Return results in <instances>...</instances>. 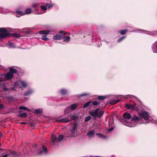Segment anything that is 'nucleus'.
I'll list each match as a JSON object with an SVG mask.
<instances>
[{
	"mask_svg": "<svg viewBox=\"0 0 157 157\" xmlns=\"http://www.w3.org/2000/svg\"><path fill=\"white\" fill-rule=\"evenodd\" d=\"M123 124L129 127H134L137 123L142 122L141 120L138 117L134 116L131 117V114L127 113H125L123 114Z\"/></svg>",
	"mask_w": 157,
	"mask_h": 157,
	"instance_id": "1",
	"label": "nucleus"
},
{
	"mask_svg": "<svg viewBox=\"0 0 157 157\" xmlns=\"http://www.w3.org/2000/svg\"><path fill=\"white\" fill-rule=\"evenodd\" d=\"M32 7L35 8L36 12L38 14L44 13L46 12L47 9V5L43 3H34L32 5Z\"/></svg>",
	"mask_w": 157,
	"mask_h": 157,
	"instance_id": "2",
	"label": "nucleus"
},
{
	"mask_svg": "<svg viewBox=\"0 0 157 157\" xmlns=\"http://www.w3.org/2000/svg\"><path fill=\"white\" fill-rule=\"evenodd\" d=\"M139 117H138L141 120V122L140 123H137V124H140L143 123L144 122L143 120V119L145 120H148L149 119V116L148 113L146 111H142L139 113Z\"/></svg>",
	"mask_w": 157,
	"mask_h": 157,
	"instance_id": "3",
	"label": "nucleus"
},
{
	"mask_svg": "<svg viewBox=\"0 0 157 157\" xmlns=\"http://www.w3.org/2000/svg\"><path fill=\"white\" fill-rule=\"evenodd\" d=\"M10 72H8L7 74L3 75L6 80L11 79L12 78L13 76V73H16L17 71L14 69L12 68H9Z\"/></svg>",
	"mask_w": 157,
	"mask_h": 157,
	"instance_id": "4",
	"label": "nucleus"
},
{
	"mask_svg": "<svg viewBox=\"0 0 157 157\" xmlns=\"http://www.w3.org/2000/svg\"><path fill=\"white\" fill-rule=\"evenodd\" d=\"M64 136L63 135H60L59 136L58 138L54 134H52V143L53 145L56 144L58 141H60L63 138Z\"/></svg>",
	"mask_w": 157,
	"mask_h": 157,
	"instance_id": "5",
	"label": "nucleus"
},
{
	"mask_svg": "<svg viewBox=\"0 0 157 157\" xmlns=\"http://www.w3.org/2000/svg\"><path fill=\"white\" fill-rule=\"evenodd\" d=\"M27 82L25 80H20L18 82H15L14 85H18L20 88L21 89H24L25 88L28 86Z\"/></svg>",
	"mask_w": 157,
	"mask_h": 157,
	"instance_id": "6",
	"label": "nucleus"
},
{
	"mask_svg": "<svg viewBox=\"0 0 157 157\" xmlns=\"http://www.w3.org/2000/svg\"><path fill=\"white\" fill-rule=\"evenodd\" d=\"M9 35V33L4 28H0V38H3Z\"/></svg>",
	"mask_w": 157,
	"mask_h": 157,
	"instance_id": "7",
	"label": "nucleus"
},
{
	"mask_svg": "<svg viewBox=\"0 0 157 157\" xmlns=\"http://www.w3.org/2000/svg\"><path fill=\"white\" fill-rule=\"evenodd\" d=\"M50 32V31L47 30H43L40 31L39 33L40 34L43 35L41 38L42 40L45 41L48 40L49 39L47 38L46 35L49 34Z\"/></svg>",
	"mask_w": 157,
	"mask_h": 157,
	"instance_id": "8",
	"label": "nucleus"
},
{
	"mask_svg": "<svg viewBox=\"0 0 157 157\" xmlns=\"http://www.w3.org/2000/svg\"><path fill=\"white\" fill-rule=\"evenodd\" d=\"M59 33L60 34H63L62 35H57L53 36V39L55 40H60L63 38V36L65 35L64 32L63 31H59Z\"/></svg>",
	"mask_w": 157,
	"mask_h": 157,
	"instance_id": "9",
	"label": "nucleus"
},
{
	"mask_svg": "<svg viewBox=\"0 0 157 157\" xmlns=\"http://www.w3.org/2000/svg\"><path fill=\"white\" fill-rule=\"evenodd\" d=\"M78 128V125L76 123H75L73 126L72 129L70 131L71 133V136H74L77 132V129Z\"/></svg>",
	"mask_w": 157,
	"mask_h": 157,
	"instance_id": "10",
	"label": "nucleus"
},
{
	"mask_svg": "<svg viewBox=\"0 0 157 157\" xmlns=\"http://www.w3.org/2000/svg\"><path fill=\"white\" fill-rule=\"evenodd\" d=\"M125 105L128 109H131L136 111H137L138 110V108L135 105L126 104Z\"/></svg>",
	"mask_w": 157,
	"mask_h": 157,
	"instance_id": "11",
	"label": "nucleus"
},
{
	"mask_svg": "<svg viewBox=\"0 0 157 157\" xmlns=\"http://www.w3.org/2000/svg\"><path fill=\"white\" fill-rule=\"evenodd\" d=\"M99 111V109H97L95 110H94L90 112V114L93 117L95 118L97 117L98 113V112Z\"/></svg>",
	"mask_w": 157,
	"mask_h": 157,
	"instance_id": "12",
	"label": "nucleus"
},
{
	"mask_svg": "<svg viewBox=\"0 0 157 157\" xmlns=\"http://www.w3.org/2000/svg\"><path fill=\"white\" fill-rule=\"evenodd\" d=\"M58 121L61 122L67 123L70 121L69 116L67 118H64L58 120Z\"/></svg>",
	"mask_w": 157,
	"mask_h": 157,
	"instance_id": "13",
	"label": "nucleus"
},
{
	"mask_svg": "<svg viewBox=\"0 0 157 157\" xmlns=\"http://www.w3.org/2000/svg\"><path fill=\"white\" fill-rule=\"evenodd\" d=\"M69 117L70 121L71 120H76L79 118V117L77 115H69Z\"/></svg>",
	"mask_w": 157,
	"mask_h": 157,
	"instance_id": "14",
	"label": "nucleus"
},
{
	"mask_svg": "<svg viewBox=\"0 0 157 157\" xmlns=\"http://www.w3.org/2000/svg\"><path fill=\"white\" fill-rule=\"evenodd\" d=\"M95 133V131L94 130H92L88 132L87 135L89 137L91 138L94 136Z\"/></svg>",
	"mask_w": 157,
	"mask_h": 157,
	"instance_id": "15",
	"label": "nucleus"
},
{
	"mask_svg": "<svg viewBox=\"0 0 157 157\" xmlns=\"http://www.w3.org/2000/svg\"><path fill=\"white\" fill-rule=\"evenodd\" d=\"M136 31L138 33H146L147 34H149V35H153L154 34V33L153 32H148L147 31H146L144 30H142L140 29H139L138 30H136Z\"/></svg>",
	"mask_w": 157,
	"mask_h": 157,
	"instance_id": "16",
	"label": "nucleus"
},
{
	"mask_svg": "<svg viewBox=\"0 0 157 157\" xmlns=\"http://www.w3.org/2000/svg\"><path fill=\"white\" fill-rule=\"evenodd\" d=\"M119 100H115L114 99L112 98L110 99L109 101V103L112 105H114L120 101Z\"/></svg>",
	"mask_w": 157,
	"mask_h": 157,
	"instance_id": "17",
	"label": "nucleus"
},
{
	"mask_svg": "<svg viewBox=\"0 0 157 157\" xmlns=\"http://www.w3.org/2000/svg\"><path fill=\"white\" fill-rule=\"evenodd\" d=\"M25 14L21 11H16L15 12V15L16 17H19L21 16L24 15Z\"/></svg>",
	"mask_w": 157,
	"mask_h": 157,
	"instance_id": "18",
	"label": "nucleus"
},
{
	"mask_svg": "<svg viewBox=\"0 0 157 157\" xmlns=\"http://www.w3.org/2000/svg\"><path fill=\"white\" fill-rule=\"evenodd\" d=\"M152 49L154 52L157 53V40L153 44Z\"/></svg>",
	"mask_w": 157,
	"mask_h": 157,
	"instance_id": "19",
	"label": "nucleus"
},
{
	"mask_svg": "<svg viewBox=\"0 0 157 157\" xmlns=\"http://www.w3.org/2000/svg\"><path fill=\"white\" fill-rule=\"evenodd\" d=\"M34 92V90L32 89H30L28 91L25 93V96H26L32 94Z\"/></svg>",
	"mask_w": 157,
	"mask_h": 157,
	"instance_id": "20",
	"label": "nucleus"
},
{
	"mask_svg": "<svg viewBox=\"0 0 157 157\" xmlns=\"http://www.w3.org/2000/svg\"><path fill=\"white\" fill-rule=\"evenodd\" d=\"M32 12V9L31 8H27L25 10L24 13L25 14H28L31 13Z\"/></svg>",
	"mask_w": 157,
	"mask_h": 157,
	"instance_id": "21",
	"label": "nucleus"
},
{
	"mask_svg": "<svg viewBox=\"0 0 157 157\" xmlns=\"http://www.w3.org/2000/svg\"><path fill=\"white\" fill-rule=\"evenodd\" d=\"M42 150L40 151V154L45 153L47 152V149L44 146H42Z\"/></svg>",
	"mask_w": 157,
	"mask_h": 157,
	"instance_id": "22",
	"label": "nucleus"
},
{
	"mask_svg": "<svg viewBox=\"0 0 157 157\" xmlns=\"http://www.w3.org/2000/svg\"><path fill=\"white\" fill-rule=\"evenodd\" d=\"M8 45L11 48H16L15 44L13 43H9Z\"/></svg>",
	"mask_w": 157,
	"mask_h": 157,
	"instance_id": "23",
	"label": "nucleus"
},
{
	"mask_svg": "<svg viewBox=\"0 0 157 157\" xmlns=\"http://www.w3.org/2000/svg\"><path fill=\"white\" fill-rule=\"evenodd\" d=\"M104 113V111H98V113L97 117H101L103 114Z\"/></svg>",
	"mask_w": 157,
	"mask_h": 157,
	"instance_id": "24",
	"label": "nucleus"
},
{
	"mask_svg": "<svg viewBox=\"0 0 157 157\" xmlns=\"http://www.w3.org/2000/svg\"><path fill=\"white\" fill-rule=\"evenodd\" d=\"M77 107V105L76 104H74L71 105L70 106V108L72 110L75 109Z\"/></svg>",
	"mask_w": 157,
	"mask_h": 157,
	"instance_id": "25",
	"label": "nucleus"
},
{
	"mask_svg": "<svg viewBox=\"0 0 157 157\" xmlns=\"http://www.w3.org/2000/svg\"><path fill=\"white\" fill-rule=\"evenodd\" d=\"M60 92L61 94L65 95L67 94V91L65 89H63L60 90Z\"/></svg>",
	"mask_w": 157,
	"mask_h": 157,
	"instance_id": "26",
	"label": "nucleus"
},
{
	"mask_svg": "<svg viewBox=\"0 0 157 157\" xmlns=\"http://www.w3.org/2000/svg\"><path fill=\"white\" fill-rule=\"evenodd\" d=\"M70 37L69 36H67L65 37L64 38L63 41L66 42H68L70 40Z\"/></svg>",
	"mask_w": 157,
	"mask_h": 157,
	"instance_id": "27",
	"label": "nucleus"
},
{
	"mask_svg": "<svg viewBox=\"0 0 157 157\" xmlns=\"http://www.w3.org/2000/svg\"><path fill=\"white\" fill-rule=\"evenodd\" d=\"M10 155L11 156H19L17 152L14 151H13L10 152Z\"/></svg>",
	"mask_w": 157,
	"mask_h": 157,
	"instance_id": "28",
	"label": "nucleus"
},
{
	"mask_svg": "<svg viewBox=\"0 0 157 157\" xmlns=\"http://www.w3.org/2000/svg\"><path fill=\"white\" fill-rule=\"evenodd\" d=\"M128 31V30L127 29H126L123 30H121L119 31V33H120L121 34L124 35Z\"/></svg>",
	"mask_w": 157,
	"mask_h": 157,
	"instance_id": "29",
	"label": "nucleus"
},
{
	"mask_svg": "<svg viewBox=\"0 0 157 157\" xmlns=\"http://www.w3.org/2000/svg\"><path fill=\"white\" fill-rule=\"evenodd\" d=\"M91 101H90L87 102L86 104H84V105L83 108H86L89 105L91 104Z\"/></svg>",
	"mask_w": 157,
	"mask_h": 157,
	"instance_id": "30",
	"label": "nucleus"
},
{
	"mask_svg": "<svg viewBox=\"0 0 157 157\" xmlns=\"http://www.w3.org/2000/svg\"><path fill=\"white\" fill-rule=\"evenodd\" d=\"M35 111L36 113L38 114H40L42 112V110L40 109H36Z\"/></svg>",
	"mask_w": 157,
	"mask_h": 157,
	"instance_id": "31",
	"label": "nucleus"
},
{
	"mask_svg": "<svg viewBox=\"0 0 157 157\" xmlns=\"http://www.w3.org/2000/svg\"><path fill=\"white\" fill-rule=\"evenodd\" d=\"M19 116L21 117H25L27 116V114L26 113H23L20 114L19 115Z\"/></svg>",
	"mask_w": 157,
	"mask_h": 157,
	"instance_id": "32",
	"label": "nucleus"
},
{
	"mask_svg": "<svg viewBox=\"0 0 157 157\" xmlns=\"http://www.w3.org/2000/svg\"><path fill=\"white\" fill-rule=\"evenodd\" d=\"M70 112V107H67L64 110L65 113H68Z\"/></svg>",
	"mask_w": 157,
	"mask_h": 157,
	"instance_id": "33",
	"label": "nucleus"
},
{
	"mask_svg": "<svg viewBox=\"0 0 157 157\" xmlns=\"http://www.w3.org/2000/svg\"><path fill=\"white\" fill-rule=\"evenodd\" d=\"M19 109H25L28 111H29V109H28L25 106H21L19 107Z\"/></svg>",
	"mask_w": 157,
	"mask_h": 157,
	"instance_id": "34",
	"label": "nucleus"
},
{
	"mask_svg": "<svg viewBox=\"0 0 157 157\" xmlns=\"http://www.w3.org/2000/svg\"><path fill=\"white\" fill-rule=\"evenodd\" d=\"M13 36L15 37L19 38L21 36V35L17 33H14L13 34Z\"/></svg>",
	"mask_w": 157,
	"mask_h": 157,
	"instance_id": "35",
	"label": "nucleus"
},
{
	"mask_svg": "<svg viewBox=\"0 0 157 157\" xmlns=\"http://www.w3.org/2000/svg\"><path fill=\"white\" fill-rule=\"evenodd\" d=\"M91 102V105H97L99 104V102L97 101H93Z\"/></svg>",
	"mask_w": 157,
	"mask_h": 157,
	"instance_id": "36",
	"label": "nucleus"
},
{
	"mask_svg": "<svg viewBox=\"0 0 157 157\" xmlns=\"http://www.w3.org/2000/svg\"><path fill=\"white\" fill-rule=\"evenodd\" d=\"M96 135L98 136L99 137H100L101 138H104V136L103 135L101 134V133H97L96 134Z\"/></svg>",
	"mask_w": 157,
	"mask_h": 157,
	"instance_id": "37",
	"label": "nucleus"
},
{
	"mask_svg": "<svg viewBox=\"0 0 157 157\" xmlns=\"http://www.w3.org/2000/svg\"><path fill=\"white\" fill-rule=\"evenodd\" d=\"M9 12V11L8 10L3 9L2 10V12H1L3 14H6L8 13Z\"/></svg>",
	"mask_w": 157,
	"mask_h": 157,
	"instance_id": "38",
	"label": "nucleus"
},
{
	"mask_svg": "<svg viewBox=\"0 0 157 157\" xmlns=\"http://www.w3.org/2000/svg\"><path fill=\"white\" fill-rule=\"evenodd\" d=\"M91 119V117L90 116H88L86 117L85 118V122H87V121H89Z\"/></svg>",
	"mask_w": 157,
	"mask_h": 157,
	"instance_id": "39",
	"label": "nucleus"
},
{
	"mask_svg": "<svg viewBox=\"0 0 157 157\" xmlns=\"http://www.w3.org/2000/svg\"><path fill=\"white\" fill-rule=\"evenodd\" d=\"M105 98V97L102 96H99L98 98V99L100 100H103Z\"/></svg>",
	"mask_w": 157,
	"mask_h": 157,
	"instance_id": "40",
	"label": "nucleus"
},
{
	"mask_svg": "<svg viewBox=\"0 0 157 157\" xmlns=\"http://www.w3.org/2000/svg\"><path fill=\"white\" fill-rule=\"evenodd\" d=\"M125 38V36H123L119 38L118 40V42H120L123 40L124 38Z\"/></svg>",
	"mask_w": 157,
	"mask_h": 157,
	"instance_id": "41",
	"label": "nucleus"
},
{
	"mask_svg": "<svg viewBox=\"0 0 157 157\" xmlns=\"http://www.w3.org/2000/svg\"><path fill=\"white\" fill-rule=\"evenodd\" d=\"M46 5L47 6V8H50L53 6V4L49 5V4H47Z\"/></svg>",
	"mask_w": 157,
	"mask_h": 157,
	"instance_id": "42",
	"label": "nucleus"
},
{
	"mask_svg": "<svg viewBox=\"0 0 157 157\" xmlns=\"http://www.w3.org/2000/svg\"><path fill=\"white\" fill-rule=\"evenodd\" d=\"M9 155V154H5V155H3L2 156H0V157H7Z\"/></svg>",
	"mask_w": 157,
	"mask_h": 157,
	"instance_id": "43",
	"label": "nucleus"
},
{
	"mask_svg": "<svg viewBox=\"0 0 157 157\" xmlns=\"http://www.w3.org/2000/svg\"><path fill=\"white\" fill-rule=\"evenodd\" d=\"M3 89L5 90H9L5 86L3 87Z\"/></svg>",
	"mask_w": 157,
	"mask_h": 157,
	"instance_id": "44",
	"label": "nucleus"
},
{
	"mask_svg": "<svg viewBox=\"0 0 157 157\" xmlns=\"http://www.w3.org/2000/svg\"><path fill=\"white\" fill-rule=\"evenodd\" d=\"M4 106L2 104H0V109L3 108Z\"/></svg>",
	"mask_w": 157,
	"mask_h": 157,
	"instance_id": "45",
	"label": "nucleus"
},
{
	"mask_svg": "<svg viewBox=\"0 0 157 157\" xmlns=\"http://www.w3.org/2000/svg\"><path fill=\"white\" fill-rule=\"evenodd\" d=\"M113 128H111L109 129L108 131L110 132V131H112L113 130Z\"/></svg>",
	"mask_w": 157,
	"mask_h": 157,
	"instance_id": "46",
	"label": "nucleus"
},
{
	"mask_svg": "<svg viewBox=\"0 0 157 157\" xmlns=\"http://www.w3.org/2000/svg\"><path fill=\"white\" fill-rule=\"evenodd\" d=\"M87 95V94H81V96H86V95Z\"/></svg>",
	"mask_w": 157,
	"mask_h": 157,
	"instance_id": "47",
	"label": "nucleus"
},
{
	"mask_svg": "<svg viewBox=\"0 0 157 157\" xmlns=\"http://www.w3.org/2000/svg\"><path fill=\"white\" fill-rule=\"evenodd\" d=\"M153 123H157V120H155L153 121Z\"/></svg>",
	"mask_w": 157,
	"mask_h": 157,
	"instance_id": "48",
	"label": "nucleus"
},
{
	"mask_svg": "<svg viewBox=\"0 0 157 157\" xmlns=\"http://www.w3.org/2000/svg\"><path fill=\"white\" fill-rule=\"evenodd\" d=\"M21 124H26V123H25V122H22L21 123Z\"/></svg>",
	"mask_w": 157,
	"mask_h": 157,
	"instance_id": "49",
	"label": "nucleus"
},
{
	"mask_svg": "<svg viewBox=\"0 0 157 157\" xmlns=\"http://www.w3.org/2000/svg\"><path fill=\"white\" fill-rule=\"evenodd\" d=\"M12 90H14V88L11 87L10 88Z\"/></svg>",
	"mask_w": 157,
	"mask_h": 157,
	"instance_id": "50",
	"label": "nucleus"
},
{
	"mask_svg": "<svg viewBox=\"0 0 157 157\" xmlns=\"http://www.w3.org/2000/svg\"><path fill=\"white\" fill-rule=\"evenodd\" d=\"M2 80L1 79H0V82L2 81Z\"/></svg>",
	"mask_w": 157,
	"mask_h": 157,
	"instance_id": "51",
	"label": "nucleus"
},
{
	"mask_svg": "<svg viewBox=\"0 0 157 157\" xmlns=\"http://www.w3.org/2000/svg\"><path fill=\"white\" fill-rule=\"evenodd\" d=\"M2 84H0V87H1V86H2Z\"/></svg>",
	"mask_w": 157,
	"mask_h": 157,
	"instance_id": "52",
	"label": "nucleus"
}]
</instances>
